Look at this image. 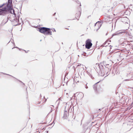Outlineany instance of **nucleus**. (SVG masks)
<instances>
[{
    "instance_id": "5",
    "label": "nucleus",
    "mask_w": 133,
    "mask_h": 133,
    "mask_svg": "<svg viewBox=\"0 0 133 133\" xmlns=\"http://www.w3.org/2000/svg\"><path fill=\"white\" fill-rule=\"evenodd\" d=\"M8 11L10 12V10H9L8 8H7L6 7L0 9V15H4L6 14Z\"/></svg>"
},
{
    "instance_id": "7",
    "label": "nucleus",
    "mask_w": 133,
    "mask_h": 133,
    "mask_svg": "<svg viewBox=\"0 0 133 133\" xmlns=\"http://www.w3.org/2000/svg\"><path fill=\"white\" fill-rule=\"evenodd\" d=\"M97 85L96 84H95L93 86L94 89V90L95 91V92H96L97 93H98V91L97 90Z\"/></svg>"
},
{
    "instance_id": "6",
    "label": "nucleus",
    "mask_w": 133,
    "mask_h": 133,
    "mask_svg": "<svg viewBox=\"0 0 133 133\" xmlns=\"http://www.w3.org/2000/svg\"><path fill=\"white\" fill-rule=\"evenodd\" d=\"M69 116V113L66 112L64 113V115L63 116V118L64 119H67Z\"/></svg>"
},
{
    "instance_id": "11",
    "label": "nucleus",
    "mask_w": 133,
    "mask_h": 133,
    "mask_svg": "<svg viewBox=\"0 0 133 133\" xmlns=\"http://www.w3.org/2000/svg\"><path fill=\"white\" fill-rule=\"evenodd\" d=\"M79 65H78L77 66H79Z\"/></svg>"
},
{
    "instance_id": "2",
    "label": "nucleus",
    "mask_w": 133,
    "mask_h": 133,
    "mask_svg": "<svg viewBox=\"0 0 133 133\" xmlns=\"http://www.w3.org/2000/svg\"><path fill=\"white\" fill-rule=\"evenodd\" d=\"M12 0H8L9 3L7 4V6L8 8L9 9V10H10V12L16 15V14L14 10L12 9Z\"/></svg>"
},
{
    "instance_id": "10",
    "label": "nucleus",
    "mask_w": 133,
    "mask_h": 133,
    "mask_svg": "<svg viewBox=\"0 0 133 133\" xmlns=\"http://www.w3.org/2000/svg\"><path fill=\"white\" fill-rule=\"evenodd\" d=\"M4 5V4H3L2 5H0V8L2 7Z\"/></svg>"
},
{
    "instance_id": "4",
    "label": "nucleus",
    "mask_w": 133,
    "mask_h": 133,
    "mask_svg": "<svg viewBox=\"0 0 133 133\" xmlns=\"http://www.w3.org/2000/svg\"><path fill=\"white\" fill-rule=\"evenodd\" d=\"M92 41L90 39H87L85 42V48L88 49H90L92 46Z\"/></svg>"
},
{
    "instance_id": "1",
    "label": "nucleus",
    "mask_w": 133,
    "mask_h": 133,
    "mask_svg": "<svg viewBox=\"0 0 133 133\" xmlns=\"http://www.w3.org/2000/svg\"><path fill=\"white\" fill-rule=\"evenodd\" d=\"M39 31L41 33L46 35H51V29L48 28L42 27L39 28Z\"/></svg>"
},
{
    "instance_id": "8",
    "label": "nucleus",
    "mask_w": 133,
    "mask_h": 133,
    "mask_svg": "<svg viewBox=\"0 0 133 133\" xmlns=\"http://www.w3.org/2000/svg\"><path fill=\"white\" fill-rule=\"evenodd\" d=\"M100 23L99 22H97L95 24V26H96L97 25H98V24H100ZM101 27V25L100 24L98 27V29L100 27Z\"/></svg>"
},
{
    "instance_id": "3",
    "label": "nucleus",
    "mask_w": 133,
    "mask_h": 133,
    "mask_svg": "<svg viewBox=\"0 0 133 133\" xmlns=\"http://www.w3.org/2000/svg\"><path fill=\"white\" fill-rule=\"evenodd\" d=\"M78 3L77 4V5L78 6L79 8V11L75 14V18L78 20L81 14V9L80 7L81 6V5L80 2L79 1H78Z\"/></svg>"
},
{
    "instance_id": "9",
    "label": "nucleus",
    "mask_w": 133,
    "mask_h": 133,
    "mask_svg": "<svg viewBox=\"0 0 133 133\" xmlns=\"http://www.w3.org/2000/svg\"><path fill=\"white\" fill-rule=\"evenodd\" d=\"M125 32V31H122V32H119L118 34H122L123 33H124Z\"/></svg>"
}]
</instances>
